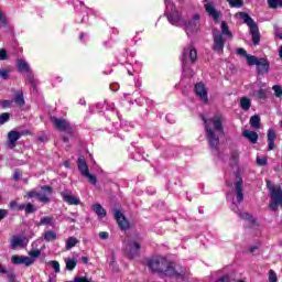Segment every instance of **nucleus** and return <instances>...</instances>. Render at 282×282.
<instances>
[{
  "label": "nucleus",
  "mask_w": 282,
  "mask_h": 282,
  "mask_svg": "<svg viewBox=\"0 0 282 282\" xmlns=\"http://www.w3.org/2000/svg\"><path fill=\"white\" fill-rule=\"evenodd\" d=\"M148 268L152 272L161 274V276H169L182 282L186 280V270L184 267L166 260V258H155L148 261Z\"/></svg>",
  "instance_id": "1"
},
{
  "label": "nucleus",
  "mask_w": 282,
  "mask_h": 282,
  "mask_svg": "<svg viewBox=\"0 0 282 282\" xmlns=\"http://www.w3.org/2000/svg\"><path fill=\"white\" fill-rule=\"evenodd\" d=\"M230 8H242L243 0H228Z\"/></svg>",
  "instance_id": "39"
},
{
  "label": "nucleus",
  "mask_w": 282,
  "mask_h": 282,
  "mask_svg": "<svg viewBox=\"0 0 282 282\" xmlns=\"http://www.w3.org/2000/svg\"><path fill=\"white\" fill-rule=\"evenodd\" d=\"M166 17H167V21L172 25H177L180 23V13H177V11L166 13Z\"/></svg>",
  "instance_id": "25"
},
{
  "label": "nucleus",
  "mask_w": 282,
  "mask_h": 282,
  "mask_svg": "<svg viewBox=\"0 0 282 282\" xmlns=\"http://www.w3.org/2000/svg\"><path fill=\"white\" fill-rule=\"evenodd\" d=\"M23 135H28V131H17V130H11L7 134V142L6 147L7 149L14 150L17 149V142L23 138Z\"/></svg>",
  "instance_id": "6"
},
{
  "label": "nucleus",
  "mask_w": 282,
  "mask_h": 282,
  "mask_svg": "<svg viewBox=\"0 0 282 282\" xmlns=\"http://www.w3.org/2000/svg\"><path fill=\"white\" fill-rule=\"evenodd\" d=\"M0 78H2L3 80H8V78H10V69L0 68Z\"/></svg>",
  "instance_id": "43"
},
{
  "label": "nucleus",
  "mask_w": 282,
  "mask_h": 282,
  "mask_svg": "<svg viewBox=\"0 0 282 282\" xmlns=\"http://www.w3.org/2000/svg\"><path fill=\"white\" fill-rule=\"evenodd\" d=\"M252 65L257 66L258 74H268L270 72V62L263 57H251L249 66L252 67Z\"/></svg>",
  "instance_id": "7"
},
{
  "label": "nucleus",
  "mask_w": 282,
  "mask_h": 282,
  "mask_svg": "<svg viewBox=\"0 0 282 282\" xmlns=\"http://www.w3.org/2000/svg\"><path fill=\"white\" fill-rule=\"evenodd\" d=\"M21 171L20 170H15L14 173H13V180L15 182H19V180H21Z\"/></svg>",
  "instance_id": "53"
},
{
  "label": "nucleus",
  "mask_w": 282,
  "mask_h": 282,
  "mask_svg": "<svg viewBox=\"0 0 282 282\" xmlns=\"http://www.w3.org/2000/svg\"><path fill=\"white\" fill-rule=\"evenodd\" d=\"M194 93L197 96V98H199V100L203 102V105H208V90L206 89L205 83H196L194 86Z\"/></svg>",
  "instance_id": "11"
},
{
  "label": "nucleus",
  "mask_w": 282,
  "mask_h": 282,
  "mask_svg": "<svg viewBox=\"0 0 282 282\" xmlns=\"http://www.w3.org/2000/svg\"><path fill=\"white\" fill-rule=\"evenodd\" d=\"M76 265H78V261H76V259H74V258L66 259V270L72 272V271L76 270Z\"/></svg>",
  "instance_id": "29"
},
{
  "label": "nucleus",
  "mask_w": 282,
  "mask_h": 282,
  "mask_svg": "<svg viewBox=\"0 0 282 282\" xmlns=\"http://www.w3.org/2000/svg\"><path fill=\"white\" fill-rule=\"evenodd\" d=\"M18 72H25L26 75V84L33 87V90L36 89V84L34 83V75L30 74V64L25 62V59L17 61Z\"/></svg>",
  "instance_id": "8"
},
{
  "label": "nucleus",
  "mask_w": 282,
  "mask_h": 282,
  "mask_svg": "<svg viewBox=\"0 0 282 282\" xmlns=\"http://www.w3.org/2000/svg\"><path fill=\"white\" fill-rule=\"evenodd\" d=\"M10 120V113L3 112L0 115V124H6Z\"/></svg>",
  "instance_id": "46"
},
{
  "label": "nucleus",
  "mask_w": 282,
  "mask_h": 282,
  "mask_svg": "<svg viewBox=\"0 0 282 282\" xmlns=\"http://www.w3.org/2000/svg\"><path fill=\"white\" fill-rule=\"evenodd\" d=\"M10 247L12 250H17V248H25V237L13 236L10 241Z\"/></svg>",
  "instance_id": "19"
},
{
  "label": "nucleus",
  "mask_w": 282,
  "mask_h": 282,
  "mask_svg": "<svg viewBox=\"0 0 282 282\" xmlns=\"http://www.w3.org/2000/svg\"><path fill=\"white\" fill-rule=\"evenodd\" d=\"M259 249V245H253L249 248V252L250 254H254V252H257V250Z\"/></svg>",
  "instance_id": "56"
},
{
  "label": "nucleus",
  "mask_w": 282,
  "mask_h": 282,
  "mask_svg": "<svg viewBox=\"0 0 282 282\" xmlns=\"http://www.w3.org/2000/svg\"><path fill=\"white\" fill-rule=\"evenodd\" d=\"M50 224H52V217L46 216L40 220L37 226H50Z\"/></svg>",
  "instance_id": "44"
},
{
  "label": "nucleus",
  "mask_w": 282,
  "mask_h": 282,
  "mask_svg": "<svg viewBox=\"0 0 282 282\" xmlns=\"http://www.w3.org/2000/svg\"><path fill=\"white\" fill-rule=\"evenodd\" d=\"M64 166H65V169H69V161H65Z\"/></svg>",
  "instance_id": "63"
},
{
  "label": "nucleus",
  "mask_w": 282,
  "mask_h": 282,
  "mask_svg": "<svg viewBox=\"0 0 282 282\" xmlns=\"http://www.w3.org/2000/svg\"><path fill=\"white\" fill-rule=\"evenodd\" d=\"M61 197L63 198V202L68 204V206H80V199L69 192H61Z\"/></svg>",
  "instance_id": "16"
},
{
  "label": "nucleus",
  "mask_w": 282,
  "mask_h": 282,
  "mask_svg": "<svg viewBox=\"0 0 282 282\" xmlns=\"http://www.w3.org/2000/svg\"><path fill=\"white\" fill-rule=\"evenodd\" d=\"M0 106L2 109H8L9 107H12V100H0Z\"/></svg>",
  "instance_id": "48"
},
{
  "label": "nucleus",
  "mask_w": 282,
  "mask_h": 282,
  "mask_svg": "<svg viewBox=\"0 0 282 282\" xmlns=\"http://www.w3.org/2000/svg\"><path fill=\"white\" fill-rule=\"evenodd\" d=\"M82 261H83V263H89V258H87V257H82Z\"/></svg>",
  "instance_id": "61"
},
{
  "label": "nucleus",
  "mask_w": 282,
  "mask_h": 282,
  "mask_svg": "<svg viewBox=\"0 0 282 282\" xmlns=\"http://www.w3.org/2000/svg\"><path fill=\"white\" fill-rule=\"evenodd\" d=\"M77 169L83 176L89 172V166L87 165V161H85L84 156H79L77 160Z\"/></svg>",
  "instance_id": "22"
},
{
  "label": "nucleus",
  "mask_w": 282,
  "mask_h": 282,
  "mask_svg": "<svg viewBox=\"0 0 282 282\" xmlns=\"http://www.w3.org/2000/svg\"><path fill=\"white\" fill-rule=\"evenodd\" d=\"M47 135H41V137H39V141L40 142H47Z\"/></svg>",
  "instance_id": "57"
},
{
  "label": "nucleus",
  "mask_w": 282,
  "mask_h": 282,
  "mask_svg": "<svg viewBox=\"0 0 282 282\" xmlns=\"http://www.w3.org/2000/svg\"><path fill=\"white\" fill-rule=\"evenodd\" d=\"M269 8L276 10V8H282V0H268Z\"/></svg>",
  "instance_id": "35"
},
{
  "label": "nucleus",
  "mask_w": 282,
  "mask_h": 282,
  "mask_svg": "<svg viewBox=\"0 0 282 282\" xmlns=\"http://www.w3.org/2000/svg\"><path fill=\"white\" fill-rule=\"evenodd\" d=\"M249 124L253 129H262V127H261V117L259 115H253L249 120Z\"/></svg>",
  "instance_id": "26"
},
{
  "label": "nucleus",
  "mask_w": 282,
  "mask_h": 282,
  "mask_svg": "<svg viewBox=\"0 0 282 282\" xmlns=\"http://www.w3.org/2000/svg\"><path fill=\"white\" fill-rule=\"evenodd\" d=\"M0 274H8V270H6L1 264H0Z\"/></svg>",
  "instance_id": "59"
},
{
  "label": "nucleus",
  "mask_w": 282,
  "mask_h": 282,
  "mask_svg": "<svg viewBox=\"0 0 282 282\" xmlns=\"http://www.w3.org/2000/svg\"><path fill=\"white\" fill-rule=\"evenodd\" d=\"M77 243H78V240L76 239V237H69L66 240V250H72V248H75Z\"/></svg>",
  "instance_id": "34"
},
{
  "label": "nucleus",
  "mask_w": 282,
  "mask_h": 282,
  "mask_svg": "<svg viewBox=\"0 0 282 282\" xmlns=\"http://www.w3.org/2000/svg\"><path fill=\"white\" fill-rule=\"evenodd\" d=\"M84 177H86L90 182V184L96 185L98 183V178L96 177V175H94L89 172L84 174Z\"/></svg>",
  "instance_id": "41"
},
{
  "label": "nucleus",
  "mask_w": 282,
  "mask_h": 282,
  "mask_svg": "<svg viewBox=\"0 0 282 282\" xmlns=\"http://www.w3.org/2000/svg\"><path fill=\"white\" fill-rule=\"evenodd\" d=\"M9 208L11 210H23V204L17 203V200H11L9 203Z\"/></svg>",
  "instance_id": "36"
},
{
  "label": "nucleus",
  "mask_w": 282,
  "mask_h": 282,
  "mask_svg": "<svg viewBox=\"0 0 282 282\" xmlns=\"http://www.w3.org/2000/svg\"><path fill=\"white\" fill-rule=\"evenodd\" d=\"M140 248H142L140 242L131 240L126 245L123 249V254L124 257H127V259H135V257H138L139 254L138 251L140 250Z\"/></svg>",
  "instance_id": "9"
},
{
  "label": "nucleus",
  "mask_w": 282,
  "mask_h": 282,
  "mask_svg": "<svg viewBox=\"0 0 282 282\" xmlns=\"http://www.w3.org/2000/svg\"><path fill=\"white\" fill-rule=\"evenodd\" d=\"M237 54L239 55V56H243L246 59H247V65H250V59L251 58H254V55H250V54H248V52L246 51V48H237Z\"/></svg>",
  "instance_id": "28"
},
{
  "label": "nucleus",
  "mask_w": 282,
  "mask_h": 282,
  "mask_svg": "<svg viewBox=\"0 0 282 282\" xmlns=\"http://www.w3.org/2000/svg\"><path fill=\"white\" fill-rule=\"evenodd\" d=\"M221 32H223L221 34H224L225 36L232 39V32H230V28L228 26L226 21L221 22Z\"/></svg>",
  "instance_id": "33"
},
{
  "label": "nucleus",
  "mask_w": 282,
  "mask_h": 282,
  "mask_svg": "<svg viewBox=\"0 0 282 282\" xmlns=\"http://www.w3.org/2000/svg\"><path fill=\"white\" fill-rule=\"evenodd\" d=\"M242 135L243 138L249 140L251 144H257V142L259 141V134L256 131L243 130Z\"/></svg>",
  "instance_id": "23"
},
{
  "label": "nucleus",
  "mask_w": 282,
  "mask_h": 282,
  "mask_svg": "<svg viewBox=\"0 0 282 282\" xmlns=\"http://www.w3.org/2000/svg\"><path fill=\"white\" fill-rule=\"evenodd\" d=\"M13 101L15 102V105H18V107H23V105H25V98L23 97V93L17 94L13 98Z\"/></svg>",
  "instance_id": "32"
},
{
  "label": "nucleus",
  "mask_w": 282,
  "mask_h": 282,
  "mask_svg": "<svg viewBox=\"0 0 282 282\" xmlns=\"http://www.w3.org/2000/svg\"><path fill=\"white\" fill-rule=\"evenodd\" d=\"M99 238L102 240L109 239V232H107V231L99 232Z\"/></svg>",
  "instance_id": "55"
},
{
  "label": "nucleus",
  "mask_w": 282,
  "mask_h": 282,
  "mask_svg": "<svg viewBox=\"0 0 282 282\" xmlns=\"http://www.w3.org/2000/svg\"><path fill=\"white\" fill-rule=\"evenodd\" d=\"M7 278L9 282H14V279H17V275L12 271L10 272L7 271Z\"/></svg>",
  "instance_id": "51"
},
{
  "label": "nucleus",
  "mask_w": 282,
  "mask_h": 282,
  "mask_svg": "<svg viewBox=\"0 0 282 282\" xmlns=\"http://www.w3.org/2000/svg\"><path fill=\"white\" fill-rule=\"evenodd\" d=\"M198 25L194 20L185 23V32L186 34H193V32H197Z\"/></svg>",
  "instance_id": "27"
},
{
  "label": "nucleus",
  "mask_w": 282,
  "mask_h": 282,
  "mask_svg": "<svg viewBox=\"0 0 282 282\" xmlns=\"http://www.w3.org/2000/svg\"><path fill=\"white\" fill-rule=\"evenodd\" d=\"M29 254H30V257L35 258V257H36V251H35V249H32Z\"/></svg>",
  "instance_id": "60"
},
{
  "label": "nucleus",
  "mask_w": 282,
  "mask_h": 282,
  "mask_svg": "<svg viewBox=\"0 0 282 282\" xmlns=\"http://www.w3.org/2000/svg\"><path fill=\"white\" fill-rule=\"evenodd\" d=\"M256 96H257V98H259V100H267L268 91H265V89H263V88H260L258 91H256Z\"/></svg>",
  "instance_id": "37"
},
{
  "label": "nucleus",
  "mask_w": 282,
  "mask_h": 282,
  "mask_svg": "<svg viewBox=\"0 0 282 282\" xmlns=\"http://www.w3.org/2000/svg\"><path fill=\"white\" fill-rule=\"evenodd\" d=\"M53 189L50 185H44L41 187L40 192L36 193V198L39 202H42V204H50Z\"/></svg>",
  "instance_id": "13"
},
{
  "label": "nucleus",
  "mask_w": 282,
  "mask_h": 282,
  "mask_svg": "<svg viewBox=\"0 0 282 282\" xmlns=\"http://www.w3.org/2000/svg\"><path fill=\"white\" fill-rule=\"evenodd\" d=\"M235 188L237 202L241 204L243 202V180L239 178L235 184Z\"/></svg>",
  "instance_id": "21"
},
{
  "label": "nucleus",
  "mask_w": 282,
  "mask_h": 282,
  "mask_svg": "<svg viewBox=\"0 0 282 282\" xmlns=\"http://www.w3.org/2000/svg\"><path fill=\"white\" fill-rule=\"evenodd\" d=\"M193 19H194V21H199L200 17H199V14H194Z\"/></svg>",
  "instance_id": "62"
},
{
  "label": "nucleus",
  "mask_w": 282,
  "mask_h": 282,
  "mask_svg": "<svg viewBox=\"0 0 282 282\" xmlns=\"http://www.w3.org/2000/svg\"><path fill=\"white\" fill-rule=\"evenodd\" d=\"M267 187L270 191L271 202L269 204V208L271 210L276 212L279 210V206L282 208V188L274 187V185H270V181L267 182Z\"/></svg>",
  "instance_id": "5"
},
{
  "label": "nucleus",
  "mask_w": 282,
  "mask_h": 282,
  "mask_svg": "<svg viewBox=\"0 0 282 282\" xmlns=\"http://www.w3.org/2000/svg\"><path fill=\"white\" fill-rule=\"evenodd\" d=\"M257 164L258 166H265V164H268V159L267 158H257Z\"/></svg>",
  "instance_id": "50"
},
{
  "label": "nucleus",
  "mask_w": 282,
  "mask_h": 282,
  "mask_svg": "<svg viewBox=\"0 0 282 282\" xmlns=\"http://www.w3.org/2000/svg\"><path fill=\"white\" fill-rule=\"evenodd\" d=\"M205 12L209 14L214 21V23H219V19L221 18V11H217L213 3L205 4Z\"/></svg>",
  "instance_id": "17"
},
{
  "label": "nucleus",
  "mask_w": 282,
  "mask_h": 282,
  "mask_svg": "<svg viewBox=\"0 0 282 282\" xmlns=\"http://www.w3.org/2000/svg\"><path fill=\"white\" fill-rule=\"evenodd\" d=\"M269 282H279V275L272 269L269 270Z\"/></svg>",
  "instance_id": "42"
},
{
  "label": "nucleus",
  "mask_w": 282,
  "mask_h": 282,
  "mask_svg": "<svg viewBox=\"0 0 282 282\" xmlns=\"http://www.w3.org/2000/svg\"><path fill=\"white\" fill-rule=\"evenodd\" d=\"M8 25V18H6V14L0 12V26L6 28Z\"/></svg>",
  "instance_id": "47"
},
{
  "label": "nucleus",
  "mask_w": 282,
  "mask_h": 282,
  "mask_svg": "<svg viewBox=\"0 0 282 282\" xmlns=\"http://www.w3.org/2000/svg\"><path fill=\"white\" fill-rule=\"evenodd\" d=\"M48 265H51V268H53L54 272H56V273L61 272V263H58V261L52 260L48 262Z\"/></svg>",
  "instance_id": "40"
},
{
  "label": "nucleus",
  "mask_w": 282,
  "mask_h": 282,
  "mask_svg": "<svg viewBox=\"0 0 282 282\" xmlns=\"http://www.w3.org/2000/svg\"><path fill=\"white\" fill-rule=\"evenodd\" d=\"M23 206V210L26 215H32V213H34V205H32L31 203L29 204H22Z\"/></svg>",
  "instance_id": "38"
},
{
  "label": "nucleus",
  "mask_w": 282,
  "mask_h": 282,
  "mask_svg": "<svg viewBox=\"0 0 282 282\" xmlns=\"http://www.w3.org/2000/svg\"><path fill=\"white\" fill-rule=\"evenodd\" d=\"M113 217H115V221H117L120 230H129V228H131V225H130L129 220L127 219V217L124 216V214L122 213V210L113 209Z\"/></svg>",
  "instance_id": "12"
},
{
  "label": "nucleus",
  "mask_w": 282,
  "mask_h": 282,
  "mask_svg": "<svg viewBox=\"0 0 282 282\" xmlns=\"http://www.w3.org/2000/svg\"><path fill=\"white\" fill-rule=\"evenodd\" d=\"M238 216L240 217V219H245L246 221H249L248 228H250V229L257 228V226H259V223H257V218H254V216H252L248 212H246V213L239 212Z\"/></svg>",
  "instance_id": "18"
},
{
  "label": "nucleus",
  "mask_w": 282,
  "mask_h": 282,
  "mask_svg": "<svg viewBox=\"0 0 282 282\" xmlns=\"http://www.w3.org/2000/svg\"><path fill=\"white\" fill-rule=\"evenodd\" d=\"M272 89H273V91H274V96H275L276 98H281V96H282V87L279 86V85H274V86L272 87Z\"/></svg>",
  "instance_id": "45"
},
{
  "label": "nucleus",
  "mask_w": 282,
  "mask_h": 282,
  "mask_svg": "<svg viewBox=\"0 0 282 282\" xmlns=\"http://www.w3.org/2000/svg\"><path fill=\"white\" fill-rule=\"evenodd\" d=\"M43 239H44V241H47V242L56 241V231H54V230L45 231Z\"/></svg>",
  "instance_id": "30"
},
{
  "label": "nucleus",
  "mask_w": 282,
  "mask_h": 282,
  "mask_svg": "<svg viewBox=\"0 0 282 282\" xmlns=\"http://www.w3.org/2000/svg\"><path fill=\"white\" fill-rule=\"evenodd\" d=\"M11 263L14 265H26V268H30V265L34 264V259L28 257V256H12Z\"/></svg>",
  "instance_id": "14"
},
{
  "label": "nucleus",
  "mask_w": 282,
  "mask_h": 282,
  "mask_svg": "<svg viewBox=\"0 0 282 282\" xmlns=\"http://www.w3.org/2000/svg\"><path fill=\"white\" fill-rule=\"evenodd\" d=\"M236 17H240L243 23L248 25L253 45H259V43H261V33L259 32V25L257 24V22H254L250 14L243 11L237 12Z\"/></svg>",
  "instance_id": "3"
},
{
  "label": "nucleus",
  "mask_w": 282,
  "mask_h": 282,
  "mask_svg": "<svg viewBox=\"0 0 282 282\" xmlns=\"http://www.w3.org/2000/svg\"><path fill=\"white\" fill-rule=\"evenodd\" d=\"M267 142H268V151H274L276 147L274 142H276V131L274 129H269L267 132Z\"/></svg>",
  "instance_id": "20"
},
{
  "label": "nucleus",
  "mask_w": 282,
  "mask_h": 282,
  "mask_svg": "<svg viewBox=\"0 0 282 282\" xmlns=\"http://www.w3.org/2000/svg\"><path fill=\"white\" fill-rule=\"evenodd\" d=\"M213 50L214 52L221 53L224 52V47H226V40H224V34H221V31L214 30L213 31Z\"/></svg>",
  "instance_id": "10"
},
{
  "label": "nucleus",
  "mask_w": 282,
  "mask_h": 282,
  "mask_svg": "<svg viewBox=\"0 0 282 282\" xmlns=\"http://www.w3.org/2000/svg\"><path fill=\"white\" fill-rule=\"evenodd\" d=\"M231 160L234 162H237V160H239V151L237 150L231 151Z\"/></svg>",
  "instance_id": "52"
},
{
  "label": "nucleus",
  "mask_w": 282,
  "mask_h": 282,
  "mask_svg": "<svg viewBox=\"0 0 282 282\" xmlns=\"http://www.w3.org/2000/svg\"><path fill=\"white\" fill-rule=\"evenodd\" d=\"M8 217V210L7 209H0V221L2 219H6Z\"/></svg>",
  "instance_id": "54"
},
{
  "label": "nucleus",
  "mask_w": 282,
  "mask_h": 282,
  "mask_svg": "<svg viewBox=\"0 0 282 282\" xmlns=\"http://www.w3.org/2000/svg\"><path fill=\"white\" fill-rule=\"evenodd\" d=\"M205 127V137L209 149L219 154V135H224V117L215 115L212 118L202 117Z\"/></svg>",
  "instance_id": "2"
},
{
  "label": "nucleus",
  "mask_w": 282,
  "mask_h": 282,
  "mask_svg": "<svg viewBox=\"0 0 282 282\" xmlns=\"http://www.w3.org/2000/svg\"><path fill=\"white\" fill-rule=\"evenodd\" d=\"M0 61H8V51L0 48Z\"/></svg>",
  "instance_id": "49"
},
{
  "label": "nucleus",
  "mask_w": 282,
  "mask_h": 282,
  "mask_svg": "<svg viewBox=\"0 0 282 282\" xmlns=\"http://www.w3.org/2000/svg\"><path fill=\"white\" fill-rule=\"evenodd\" d=\"M240 107L245 111H248L250 109V107H252V102L250 101V99L248 97H242L240 99Z\"/></svg>",
  "instance_id": "31"
},
{
  "label": "nucleus",
  "mask_w": 282,
  "mask_h": 282,
  "mask_svg": "<svg viewBox=\"0 0 282 282\" xmlns=\"http://www.w3.org/2000/svg\"><path fill=\"white\" fill-rule=\"evenodd\" d=\"M52 122L55 127V129H57V131H72V124L68 123L67 120L63 119V118H52Z\"/></svg>",
  "instance_id": "15"
},
{
  "label": "nucleus",
  "mask_w": 282,
  "mask_h": 282,
  "mask_svg": "<svg viewBox=\"0 0 282 282\" xmlns=\"http://www.w3.org/2000/svg\"><path fill=\"white\" fill-rule=\"evenodd\" d=\"M280 58H282V46H280Z\"/></svg>",
  "instance_id": "64"
},
{
  "label": "nucleus",
  "mask_w": 282,
  "mask_h": 282,
  "mask_svg": "<svg viewBox=\"0 0 282 282\" xmlns=\"http://www.w3.org/2000/svg\"><path fill=\"white\" fill-rule=\"evenodd\" d=\"M188 58L191 65H195V63H197V50L193 44H188L183 48L182 55L180 57L183 69H188Z\"/></svg>",
  "instance_id": "4"
},
{
  "label": "nucleus",
  "mask_w": 282,
  "mask_h": 282,
  "mask_svg": "<svg viewBox=\"0 0 282 282\" xmlns=\"http://www.w3.org/2000/svg\"><path fill=\"white\" fill-rule=\"evenodd\" d=\"M26 197H36V192L34 191L28 192Z\"/></svg>",
  "instance_id": "58"
},
{
  "label": "nucleus",
  "mask_w": 282,
  "mask_h": 282,
  "mask_svg": "<svg viewBox=\"0 0 282 282\" xmlns=\"http://www.w3.org/2000/svg\"><path fill=\"white\" fill-rule=\"evenodd\" d=\"M93 210L100 219H105V217H107V210H105V207L100 204L93 205Z\"/></svg>",
  "instance_id": "24"
}]
</instances>
